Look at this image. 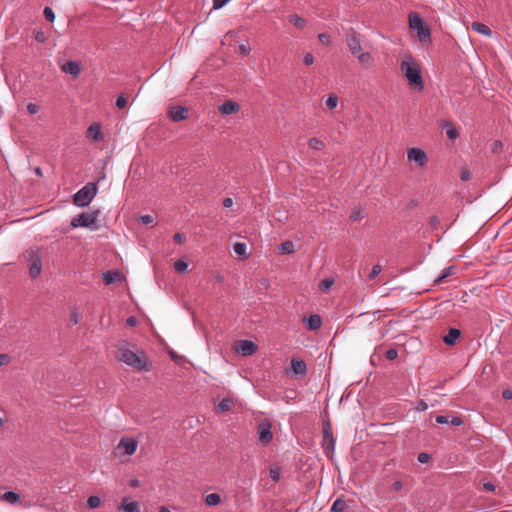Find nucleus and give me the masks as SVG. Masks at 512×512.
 <instances>
[{
	"label": "nucleus",
	"mask_w": 512,
	"mask_h": 512,
	"mask_svg": "<svg viewBox=\"0 0 512 512\" xmlns=\"http://www.w3.org/2000/svg\"><path fill=\"white\" fill-rule=\"evenodd\" d=\"M116 358L138 371H150L152 364L144 351L133 352L129 349V343L120 341L117 344Z\"/></svg>",
	"instance_id": "f257e3e1"
},
{
	"label": "nucleus",
	"mask_w": 512,
	"mask_h": 512,
	"mask_svg": "<svg viewBox=\"0 0 512 512\" xmlns=\"http://www.w3.org/2000/svg\"><path fill=\"white\" fill-rule=\"evenodd\" d=\"M401 71L404 76L407 78L409 85L418 89L419 91L423 90V78L421 74V69L419 64L410 58L409 60H404L401 63Z\"/></svg>",
	"instance_id": "f03ea898"
},
{
	"label": "nucleus",
	"mask_w": 512,
	"mask_h": 512,
	"mask_svg": "<svg viewBox=\"0 0 512 512\" xmlns=\"http://www.w3.org/2000/svg\"><path fill=\"white\" fill-rule=\"evenodd\" d=\"M99 210L92 212H82L79 215L72 218L70 226L72 228L84 227L88 228L92 231L98 230L100 228L99 220Z\"/></svg>",
	"instance_id": "7ed1b4c3"
},
{
	"label": "nucleus",
	"mask_w": 512,
	"mask_h": 512,
	"mask_svg": "<svg viewBox=\"0 0 512 512\" xmlns=\"http://www.w3.org/2000/svg\"><path fill=\"white\" fill-rule=\"evenodd\" d=\"M97 184L88 183L83 186L73 197V202L78 207H86L97 194Z\"/></svg>",
	"instance_id": "20e7f679"
},
{
	"label": "nucleus",
	"mask_w": 512,
	"mask_h": 512,
	"mask_svg": "<svg viewBox=\"0 0 512 512\" xmlns=\"http://www.w3.org/2000/svg\"><path fill=\"white\" fill-rule=\"evenodd\" d=\"M409 27L410 29L417 32V36L421 42L430 39V28L423 22L422 18L417 12H411L409 14Z\"/></svg>",
	"instance_id": "39448f33"
},
{
	"label": "nucleus",
	"mask_w": 512,
	"mask_h": 512,
	"mask_svg": "<svg viewBox=\"0 0 512 512\" xmlns=\"http://www.w3.org/2000/svg\"><path fill=\"white\" fill-rule=\"evenodd\" d=\"M24 258L29 266V275L32 279L37 278L42 269V259L38 252L30 250L24 254Z\"/></svg>",
	"instance_id": "423d86ee"
},
{
	"label": "nucleus",
	"mask_w": 512,
	"mask_h": 512,
	"mask_svg": "<svg viewBox=\"0 0 512 512\" xmlns=\"http://www.w3.org/2000/svg\"><path fill=\"white\" fill-rule=\"evenodd\" d=\"M346 40L352 55L356 56L362 51V36L354 28H348L346 30Z\"/></svg>",
	"instance_id": "0eeeda50"
},
{
	"label": "nucleus",
	"mask_w": 512,
	"mask_h": 512,
	"mask_svg": "<svg viewBox=\"0 0 512 512\" xmlns=\"http://www.w3.org/2000/svg\"><path fill=\"white\" fill-rule=\"evenodd\" d=\"M257 435L264 446L268 445L273 439L271 423L267 420L260 422L257 427Z\"/></svg>",
	"instance_id": "6e6552de"
},
{
	"label": "nucleus",
	"mask_w": 512,
	"mask_h": 512,
	"mask_svg": "<svg viewBox=\"0 0 512 512\" xmlns=\"http://www.w3.org/2000/svg\"><path fill=\"white\" fill-rule=\"evenodd\" d=\"M323 447L324 451L328 454L335 450V438L333 437L330 421L323 422Z\"/></svg>",
	"instance_id": "1a4fd4ad"
},
{
	"label": "nucleus",
	"mask_w": 512,
	"mask_h": 512,
	"mask_svg": "<svg viewBox=\"0 0 512 512\" xmlns=\"http://www.w3.org/2000/svg\"><path fill=\"white\" fill-rule=\"evenodd\" d=\"M407 158L410 162H415L421 168L426 166L428 162L426 152L416 147H412L407 150Z\"/></svg>",
	"instance_id": "9d476101"
},
{
	"label": "nucleus",
	"mask_w": 512,
	"mask_h": 512,
	"mask_svg": "<svg viewBox=\"0 0 512 512\" xmlns=\"http://www.w3.org/2000/svg\"><path fill=\"white\" fill-rule=\"evenodd\" d=\"M235 350L242 356H250L257 350V345L250 340H239L236 342Z\"/></svg>",
	"instance_id": "9b49d317"
},
{
	"label": "nucleus",
	"mask_w": 512,
	"mask_h": 512,
	"mask_svg": "<svg viewBox=\"0 0 512 512\" xmlns=\"http://www.w3.org/2000/svg\"><path fill=\"white\" fill-rule=\"evenodd\" d=\"M167 116L173 122L185 120L188 117V109L185 106H172L167 110Z\"/></svg>",
	"instance_id": "f8f14e48"
},
{
	"label": "nucleus",
	"mask_w": 512,
	"mask_h": 512,
	"mask_svg": "<svg viewBox=\"0 0 512 512\" xmlns=\"http://www.w3.org/2000/svg\"><path fill=\"white\" fill-rule=\"evenodd\" d=\"M60 68L62 72L70 74L73 78H77L81 73V65L76 61H67Z\"/></svg>",
	"instance_id": "ddd939ff"
},
{
	"label": "nucleus",
	"mask_w": 512,
	"mask_h": 512,
	"mask_svg": "<svg viewBox=\"0 0 512 512\" xmlns=\"http://www.w3.org/2000/svg\"><path fill=\"white\" fill-rule=\"evenodd\" d=\"M118 447L122 448L126 455H132L137 449V441L133 438H123L120 440Z\"/></svg>",
	"instance_id": "4468645a"
},
{
	"label": "nucleus",
	"mask_w": 512,
	"mask_h": 512,
	"mask_svg": "<svg viewBox=\"0 0 512 512\" xmlns=\"http://www.w3.org/2000/svg\"><path fill=\"white\" fill-rule=\"evenodd\" d=\"M128 498H123L119 506V510L124 512H140V505L137 501H128Z\"/></svg>",
	"instance_id": "2eb2a0df"
},
{
	"label": "nucleus",
	"mask_w": 512,
	"mask_h": 512,
	"mask_svg": "<svg viewBox=\"0 0 512 512\" xmlns=\"http://www.w3.org/2000/svg\"><path fill=\"white\" fill-rule=\"evenodd\" d=\"M239 109V105L234 101H225L223 104L219 105L218 110L220 113L224 115H230L237 112Z\"/></svg>",
	"instance_id": "dca6fc26"
},
{
	"label": "nucleus",
	"mask_w": 512,
	"mask_h": 512,
	"mask_svg": "<svg viewBox=\"0 0 512 512\" xmlns=\"http://www.w3.org/2000/svg\"><path fill=\"white\" fill-rule=\"evenodd\" d=\"M461 332L459 329L450 328L448 334L443 337V341L446 345L452 346L460 338Z\"/></svg>",
	"instance_id": "f3484780"
},
{
	"label": "nucleus",
	"mask_w": 512,
	"mask_h": 512,
	"mask_svg": "<svg viewBox=\"0 0 512 512\" xmlns=\"http://www.w3.org/2000/svg\"><path fill=\"white\" fill-rule=\"evenodd\" d=\"M121 280V274L117 270H110L103 273V282L110 285Z\"/></svg>",
	"instance_id": "a211bd4d"
},
{
	"label": "nucleus",
	"mask_w": 512,
	"mask_h": 512,
	"mask_svg": "<svg viewBox=\"0 0 512 512\" xmlns=\"http://www.w3.org/2000/svg\"><path fill=\"white\" fill-rule=\"evenodd\" d=\"M356 57L359 63L365 68H370L374 63V58L369 52L361 51L359 54L356 55Z\"/></svg>",
	"instance_id": "6ab92c4d"
},
{
	"label": "nucleus",
	"mask_w": 512,
	"mask_h": 512,
	"mask_svg": "<svg viewBox=\"0 0 512 512\" xmlns=\"http://www.w3.org/2000/svg\"><path fill=\"white\" fill-rule=\"evenodd\" d=\"M291 367H292L293 372L296 375H302L303 376V375L306 374V371H307L306 363L303 360L292 359L291 360Z\"/></svg>",
	"instance_id": "aec40b11"
},
{
	"label": "nucleus",
	"mask_w": 512,
	"mask_h": 512,
	"mask_svg": "<svg viewBox=\"0 0 512 512\" xmlns=\"http://www.w3.org/2000/svg\"><path fill=\"white\" fill-rule=\"evenodd\" d=\"M307 326L310 330H318L322 326V318L318 314H312L307 319Z\"/></svg>",
	"instance_id": "412c9836"
},
{
	"label": "nucleus",
	"mask_w": 512,
	"mask_h": 512,
	"mask_svg": "<svg viewBox=\"0 0 512 512\" xmlns=\"http://www.w3.org/2000/svg\"><path fill=\"white\" fill-rule=\"evenodd\" d=\"M332 512H350V506L341 498H337L331 506Z\"/></svg>",
	"instance_id": "4be33fe9"
},
{
	"label": "nucleus",
	"mask_w": 512,
	"mask_h": 512,
	"mask_svg": "<svg viewBox=\"0 0 512 512\" xmlns=\"http://www.w3.org/2000/svg\"><path fill=\"white\" fill-rule=\"evenodd\" d=\"M88 133L92 137V139L95 141H100L103 139V134L101 133V127L99 124H96V123L92 124L88 128Z\"/></svg>",
	"instance_id": "5701e85b"
},
{
	"label": "nucleus",
	"mask_w": 512,
	"mask_h": 512,
	"mask_svg": "<svg viewBox=\"0 0 512 512\" xmlns=\"http://www.w3.org/2000/svg\"><path fill=\"white\" fill-rule=\"evenodd\" d=\"M471 28H472L474 31H476V32H478V33H480V34H483V35H485V36H491V35H492V31H491V29H490L487 25H485V24H483V23H480V22H473V23L471 24Z\"/></svg>",
	"instance_id": "b1692460"
},
{
	"label": "nucleus",
	"mask_w": 512,
	"mask_h": 512,
	"mask_svg": "<svg viewBox=\"0 0 512 512\" xmlns=\"http://www.w3.org/2000/svg\"><path fill=\"white\" fill-rule=\"evenodd\" d=\"M294 250V243L292 241H285L278 245V252L282 255L291 254Z\"/></svg>",
	"instance_id": "393cba45"
},
{
	"label": "nucleus",
	"mask_w": 512,
	"mask_h": 512,
	"mask_svg": "<svg viewBox=\"0 0 512 512\" xmlns=\"http://www.w3.org/2000/svg\"><path fill=\"white\" fill-rule=\"evenodd\" d=\"M288 20L291 24L299 29H303L306 26V20L297 14H292L288 17Z\"/></svg>",
	"instance_id": "a878e982"
},
{
	"label": "nucleus",
	"mask_w": 512,
	"mask_h": 512,
	"mask_svg": "<svg viewBox=\"0 0 512 512\" xmlns=\"http://www.w3.org/2000/svg\"><path fill=\"white\" fill-rule=\"evenodd\" d=\"M221 502V496L218 493H211L205 497V504L209 507L218 505Z\"/></svg>",
	"instance_id": "bb28decb"
},
{
	"label": "nucleus",
	"mask_w": 512,
	"mask_h": 512,
	"mask_svg": "<svg viewBox=\"0 0 512 512\" xmlns=\"http://www.w3.org/2000/svg\"><path fill=\"white\" fill-rule=\"evenodd\" d=\"M454 266H448L444 268L441 275L435 279V284H441L447 277L454 274Z\"/></svg>",
	"instance_id": "cd10ccee"
},
{
	"label": "nucleus",
	"mask_w": 512,
	"mask_h": 512,
	"mask_svg": "<svg viewBox=\"0 0 512 512\" xmlns=\"http://www.w3.org/2000/svg\"><path fill=\"white\" fill-rule=\"evenodd\" d=\"M308 145L314 150H322L325 146L324 142L319 138L312 137L308 140Z\"/></svg>",
	"instance_id": "c85d7f7f"
},
{
	"label": "nucleus",
	"mask_w": 512,
	"mask_h": 512,
	"mask_svg": "<svg viewBox=\"0 0 512 512\" xmlns=\"http://www.w3.org/2000/svg\"><path fill=\"white\" fill-rule=\"evenodd\" d=\"M335 280L332 277L325 278L319 284V289L322 292H327L334 284Z\"/></svg>",
	"instance_id": "c756f323"
},
{
	"label": "nucleus",
	"mask_w": 512,
	"mask_h": 512,
	"mask_svg": "<svg viewBox=\"0 0 512 512\" xmlns=\"http://www.w3.org/2000/svg\"><path fill=\"white\" fill-rule=\"evenodd\" d=\"M233 401L230 398L222 399L218 404V409L221 412H227L231 409Z\"/></svg>",
	"instance_id": "7c9ffc66"
},
{
	"label": "nucleus",
	"mask_w": 512,
	"mask_h": 512,
	"mask_svg": "<svg viewBox=\"0 0 512 512\" xmlns=\"http://www.w3.org/2000/svg\"><path fill=\"white\" fill-rule=\"evenodd\" d=\"M233 250L234 252L239 255V256H243V257H247V254H246V244L245 243H242V242H236L234 245H233Z\"/></svg>",
	"instance_id": "2f4dec72"
},
{
	"label": "nucleus",
	"mask_w": 512,
	"mask_h": 512,
	"mask_svg": "<svg viewBox=\"0 0 512 512\" xmlns=\"http://www.w3.org/2000/svg\"><path fill=\"white\" fill-rule=\"evenodd\" d=\"M3 499L9 503H15L19 501L20 497L17 493L13 491H8L3 494Z\"/></svg>",
	"instance_id": "473e14b6"
},
{
	"label": "nucleus",
	"mask_w": 512,
	"mask_h": 512,
	"mask_svg": "<svg viewBox=\"0 0 512 512\" xmlns=\"http://www.w3.org/2000/svg\"><path fill=\"white\" fill-rule=\"evenodd\" d=\"M100 504H101V499L98 496H90L87 499V503H86L87 507L90 509L97 508L100 506Z\"/></svg>",
	"instance_id": "72a5a7b5"
},
{
	"label": "nucleus",
	"mask_w": 512,
	"mask_h": 512,
	"mask_svg": "<svg viewBox=\"0 0 512 512\" xmlns=\"http://www.w3.org/2000/svg\"><path fill=\"white\" fill-rule=\"evenodd\" d=\"M349 218L353 222L360 221L364 218V214L360 208H357L350 213Z\"/></svg>",
	"instance_id": "f704fd0d"
},
{
	"label": "nucleus",
	"mask_w": 512,
	"mask_h": 512,
	"mask_svg": "<svg viewBox=\"0 0 512 512\" xmlns=\"http://www.w3.org/2000/svg\"><path fill=\"white\" fill-rule=\"evenodd\" d=\"M325 104L331 110L336 108V106L338 104V97L335 94L329 95L325 101Z\"/></svg>",
	"instance_id": "c9c22d12"
},
{
	"label": "nucleus",
	"mask_w": 512,
	"mask_h": 512,
	"mask_svg": "<svg viewBox=\"0 0 512 512\" xmlns=\"http://www.w3.org/2000/svg\"><path fill=\"white\" fill-rule=\"evenodd\" d=\"M188 267V263L185 262L184 260H177L174 262V269L175 271L181 273V272H184Z\"/></svg>",
	"instance_id": "e433bc0d"
},
{
	"label": "nucleus",
	"mask_w": 512,
	"mask_h": 512,
	"mask_svg": "<svg viewBox=\"0 0 512 512\" xmlns=\"http://www.w3.org/2000/svg\"><path fill=\"white\" fill-rule=\"evenodd\" d=\"M381 271H382V267L380 264L374 265L368 274L369 280L375 279L381 273Z\"/></svg>",
	"instance_id": "4c0bfd02"
},
{
	"label": "nucleus",
	"mask_w": 512,
	"mask_h": 512,
	"mask_svg": "<svg viewBox=\"0 0 512 512\" xmlns=\"http://www.w3.org/2000/svg\"><path fill=\"white\" fill-rule=\"evenodd\" d=\"M43 13L47 21L53 22L55 20V14L50 7H45Z\"/></svg>",
	"instance_id": "58836bf2"
},
{
	"label": "nucleus",
	"mask_w": 512,
	"mask_h": 512,
	"mask_svg": "<svg viewBox=\"0 0 512 512\" xmlns=\"http://www.w3.org/2000/svg\"><path fill=\"white\" fill-rule=\"evenodd\" d=\"M34 38L39 43H44L46 41V39H47L46 35H45V32L43 30L35 31Z\"/></svg>",
	"instance_id": "ea45409f"
},
{
	"label": "nucleus",
	"mask_w": 512,
	"mask_h": 512,
	"mask_svg": "<svg viewBox=\"0 0 512 512\" xmlns=\"http://www.w3.org/2000/svg\"><path fill=\"white\" fill-rule=\"evenodd\" d=\"M251 51V47L248 43L240 44L238 46V52L242 55H248Z\"/></svg>",
	"instance_id": "a19ab883"
},
{
	"label": "nucleus",
	"mask_w": 512,
	"mask_h": 512,
	"mask_svg": "<svg viewBox=\"0 0 512 512\" xmlns=\"http://www.w3.org/2000/svg\"><path fill=\"white\" fill-rule=\"evenodd\" d=\"M446 135L449 139L454 140L458 137V131L455 127L451 126L449 129L446 130Z\"/></svg>",
	"instance_id": "79ce46f5"
},
{
	"label": "nucleus",
	"mask_w": 512,
	"mask_h": 512,
	"mask_svg": "<svg viewBox=\"0 0 512 512\" xmlns=\"http://www.w3.org/2000/svg\"><path fill=\"white\" fill-rule=\"evenodd\" d=\"M126 105H127L126 97L124 95L118 96V98L116 99V106L119 109H123Z\"/></svg>",
	"instance_id": "37998d69"
},
{
	"label": "nucleus",
	"mask_w": 512,
	"mask_h": 512,
	"mask_svg": "<svg viewBox=\"0 0 512 512\" xmlns=\"http://www.w3.org/2000/svg\"><path fill=\"white\" fill-rule=\"evenodd\" d=\"M398 357V351L395 348H390L386 352V358L388 360H395Z\"/></svg>",
	"instance_id": "c03bdc74"
},
{
	"label": "nucleus",
	"mask_w": 512,
	"mask_h": 512,
	"mask_svg": "<svg viewBox=\"0 0 512 512\" xmlns=\"http://www.w3.org/2000/svg\"><path fill=\"white\" fill-rule=\"evenodd\" d=\"M417 459L420 463H428L431 459V456H430V454H428L426 452H421L418 454Z\"/></svg>",
	"instance_id": "a18cd8bd"
},
{
	"label": "nucleus",
	"mask_w": 512,
	"mask_h": 512,
	"mask_svg": "<svg viewBox=\"0 0 512 512\" xmlns=\"http://www.w3.org/2000/svg\"><path fill=\"white\" fill-rule=\"evenodd\" d=\"M318 38L323 44L329 45L331 43V36L327 33H320Z\"/></svg>",
	"instance_id": "49530a36"
},
{
	"label": "nucleus",
	"mask_w": 512,
	"mask_h": 512,
	"mask_svg": "<svg viewBox=\"0 0 512 512\" xmlns=\"http://www.w3.org/2000/svg\"><path fill=\"white\" fill-rule=\"evenodd\" d=\"M303 62L307 65V66H310L312 64H314L315 62V58L314 56L311 54V53H306L303 57Z\"/></svg>",
	"instance_id": "de8ad7c7"
},
{
	"label": "nucleus",
	"mask_w": 512,
	"mask_h": 512,
	"mask_svg": "<svg viewBox=\"0 0 512 512\" xmlns=\"http://www.w3.org/2000/svg\"><path fill=\"white\" fill-rule=\"evenodd\" d=\"M27 111L29 114L34 115L39 111V106L35 103H29L27 105Z\"/></svg>",
	"instance_id": "09e8293b"
},
{
	"label": "nucleus",
	"mask_w": 512,
	"mask_h": 512,
	"mask_svg": "<svg viewBox=\"0 0 512 512\" xmlns=\"http://www.w3.org/2000/svg\"><path fill=\"white\" fill-rule=\"evenodd\" d=\"M270 477L272 480L278 481L280 479V470L278 468H271Z\"/></svg>",
	"instance_id": "8fccbe9b"
},
{
	"label": "nucleus",
	"mask_w": 512,
	"mask_h": 512,
	"mask_svg": "<svg viewBox=\"0 0 512 512\" xmlns=\"http://www.w3.org/2000/svg\"><path fill=\"white\" fill-rule=\"evenodd\" d=\"M173 240L178 243V244H182L186 241V237L184 234H181V233H175L173 235Z\"/></svg>",
	"instance_id": "3c124183"
},
{
	"label": "nucleus",
	"mask_w": 512,
	"mask_h": 512,
	"mask_svg": "<svg viewBox=\"0 0 512 512\" xmlns=\"http://www.w3.org/2000/svg\"><path fill=\"white\" fill-rule=\"evenodd\" d=\"M230 0H213L214 9H220L226 5Z\"/></svg>",
	"instance_id": "603ef678"
},
{
	"label": "nucleus",
	"mask_w": 512,
	"mask_h": 512,
	"mask_svg": "<svg viewBox=\"0 0 512 512\" xmlns=\"http://www.w3.org/2000/svg\"><path fill=\"white\" fill-rule=\"evenodd\" d=\"M449 423H450L451 425H453V426L458 427V426H461V425L463 424V419H462L461 417H459V416H457V417H453V418L449 421Z\"/></svg>",
	"instance_id": "864d4df0"
},
{
	"label": "nucleus",
	"mask_w": 512,
	"mask_h": 512,
	"mask_svg": "<svg viewBox=\"0 0 512 512\" xmlns=\"http://www.w3.org/2000/svg\"><path fill=\"white\" fill-rule=\"evenodd\" d=\"M140 220H141V222L143 224L148 225V224H151L154 221V218L151 215H143V216L140 217Z\"/></svg>",
	"instance_id": "5fc2aeb1"
},
{
	"label": "nucleus",
	"mask_w": 512,
	"mask_h": 512,
	"mask_svg": "<svg viewBox=\"0 0 512 512\" xmlns=\"http://www.w3.org/2000/svg\"><path fill=\"white\" fill-rule=\"evenodd\" d=\"M435 421H436L438 424H448V423H449V419H448V417H447V416H444V415H438V416H436Z\"/></svg>",
	"instance_id": "6e6d98bb"
},
{
	"label": "nucleus",
	"mask_w": 512,
	"mask_h": 512,
	"mask_svg": "<svg viewBox=\"0 0 512 512\" xmlns=\"http://www.w3.org/2000/svg\"><path fill=\"white\" fill-rule=\"evenodd\" d=\"M416 409L418 411H425L428 409V405L425 401L423 400H420L418 403H417V406H416Z\"/></svg>",
	"instance_id": "4d7b16f0"
},
{
	"label": "nucleus",
	"mask_w": 512,
	"mask_h": 512,
	"mask_svg": "<svg viewBox=\"0 0 512 512\" xmlns=\"http://www.w3.org/2000/svg\"><path fill=\"white\" fill-rule=\"evenodd\" d=\"M502 149V143L501 141H495L492 145V152L497 153Z\"/></svg>",
	"instance_id": "13d9d810"
},
{
	"label": "nucleus",
	"mask_w": 512,
	"mask_h": 512,
	"mask_svg": "<svg viewBox=\"0 0 512 512\" xmlns=\"http://www.w3.org/2000/svg\"><path fill=\"white\" fill-rule=\"evenodd\" d=\"M483 488L485 491H489V492H492L496 489L495 485L491 482L484 483Z\"/></svg>",
	"instance_id": "bf43d9fd"
},
{
	"label": "nucleus",
	"mask_w": 512,
	"mask_h": 512,
	"mask_svg": "<svg viewBox=\"0 0 512 512\" xmlns=\"http://www.w3.org/2000/svg\"><path fill=\"white\" fill-rule=\"evenodd\" d=\"M502 397L505 399V400H510L512 399V391L509 390V389H505L503 390L502 392Z\"/></svg>",
	"instance_id": "052dcab7"
},
{
	"label": "nucleus",
	"mask_w": 512,
	"mask_h": 512,
	"mask_svg": "<svg viewBox=\"0 0 512 512\" xmlns=\"http://www.w3.org/2000/svg\"><path fill=\"white\" fill-rule=\"evenodd\" d=\"M429 224L433 227V228H436L439 224V218L437 216H432L429 220Z\"/></svg>",
	"instance_id": "680f3d73"
},
{
	"label": "nucleus",
	"mask_w": 512,
	"mask_h": 512,
	"mask_svg": "<svg viewBox=\"0 0 512 512\" xmlns=\"http://www.w3.org/2000/svg\"><path fill=\"white\" fill-rule=\"evenodd\" d=\"M9 362V356L6 354H0V366L5 365Z\"/></svg>",
	"instance_id": "e2e57ef3"
},
{
	"label": "nucleus",
	"mask_w": 512,
	"mask_h": 512,
	"mask_svg": "<svg viewBox=\"0 0 512 512\" xmlns=\"http://www.w3.org/2000/svg\"><path fill=\"white\" fill-rule=\"evenodd\" d=\"M126 323L129 326H135L137 324V319L134 316H130L126 319Z\"/></svg>",
	"instance_id": "0e129e2a"
},
{
	"label": "nucleus",
	"mask_w": 512,
	"mask_h": 512,
	"mask_svg": "<svg viewBox=\"0 0 512 512\" xmlns=\"http://www.w3.org/2000/svg\"><path fill=\"white\" fill-rule=\"evenodd\" d=\"M294 394H295V391H293V390L286 392L285 396H284L285 401L288 403L290 399H294L295 398V396H293Z\"/></svg>",
	"instance_id": "69168bd1"
},
{
	"label": "nucleus",
	"mask_w": 512,
	"mask_h": 512,
	"mask_svg": "<svg viewBox=\"0 0 512 512\" xmlns=\"http://www.w3.org/2000/svg\"><path fill=\"white\" fill-rule=\"evenodd\" d=\"M402 488V482L401 481H394L392 484V489L394 491H399Z\"/></svg>",
	"instance_id": "338daca9"
},
{
	"label": "nucleus",
	"mask_w": 512,
	"mask_h": 512,
	"mask_svg": "<svg viewBox=\"0 0 512 512\" xmlns=\"http://www.w3.org/2000/svg\"><path fill=\"white\" fill-rule=\"evenodd\" d=\"M232 205H233V200H232V198H225V199L223 200V206H224L225 208H229V207H231Z\"/></svg>",
	"instance_id": "774afa93"
}]
</instances>
